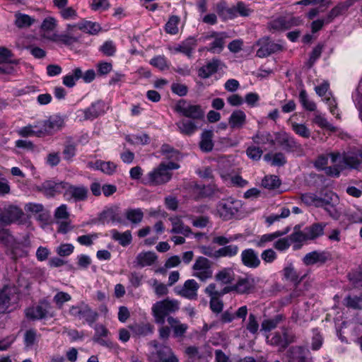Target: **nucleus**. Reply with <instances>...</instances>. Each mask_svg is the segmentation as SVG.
Listing matches in <instances>:
<instances>
[{
  "label": "nucleus",
  "instance_id": "51",
  "mask_svg": "<svg viewBox=\"0 0 362 362\" xmlns=\"http://www.w3.org/2000/svg\"><path fill=\"white\" fill-rule=\"evenodd\" d=\"M220 176L224 181L230 180L231 182L237 186L243 187L246 185L247 182L243 180L240 176H232L229 173H225L223 170L219 172Z\"/></svg>",
  "mask_w": 362,
  "mask_h": 362
},
{
  "label": "nucleus",
  "instance_id": "49",
  "mask_svg": "<svg viewBox=\"0 0 362 362\" xmlns=\"http://www.w3.org/2000/svg\"><path fill=\"white\" fill-rule=\"evenodd\" d=\"M313 122L315 123L318 127L329 130L332 132H336L337 127L330 124L325 117L321 115L316 114L313 119Z\"/></svg>",
  "mask_w": 362,
  "mask_h": 362
},
{
  "label": "nucleus",
  "instance_id": "54",
  "mask_svg": "<svg viewBox=\"0 0 362 362\" xmlns=\"http://www.w3.org/2000/svg\"><path fill=\"white\" fill-rule=\"evenodd\" d=\"M287 232H288V230H285L283 233H280L278 231V232H275V233H270V234L263 235L261 236L259 240H257L255 241V245L260 247H264L266 243L271 242L274 239H275L284 234H286Z\"/></svg>",
  "mask_w": 362,
  "mask_h": 362
},
{
  "label": "nucleus",
  "instance_id": "2",
  "mask_svg": "<svg viewBox=\"0 0 362 362\" xmlns=\"http://www.w3.org/2000/svg\"><path fill=\"white\" fill-rule=\"evenodd\" d=\"M323 234V228H309V231L303 233L296 231L289 238H284L275 243V248L278 250H285L290 246L291 243H301L307 240H313Z\"/></svg>",
  "mask_w": 362,
  "mask_h": 362
},
{
  "label": "nucleus",
  "instance_id": "55",
  "mask_svg": "<svg viewBox=\"0 0 362 362\" xmlns=\"http://www.w3.org/2000/svg\"><path fill=\"white\" fill-rule=\"evenodd\" d=\"M97 168L100 169L104 173L112 175L116 170L117 165L112 162L97 161Z\"/></svg>",
  "mask_w": 362,
  "mask_h": 362
},
{
  "label": "nucleus",
  "instance_id": "52",
  "mask_svg": "<svg viewBox=\"0 0 362 362\" xmlns=\"http://www.w3.org/2000/svg\"><path fill=\"white\" fill-rule=\"evenodd\" d=\"M180 18L177 16H172L170 17L168 21L166 23L165 30L167 33L170 35H175L178 33V23Z\"/></svg>",
  "mask_w": 362,
  "mask_h": 362
},
{
  "label": "nucleus",
  "instance_id": "30",
  "mask_svg": "<svg viewBox=\"0 0 362 362\" xmlns=\"http://www.w3.org/2000/svg\"><path fill=\"white\" fill-rule=\"evenodd\" d=\"M221 65V62L219 59H213L199 69V76L203 78H207L216 73Z\"/></svg>",
  "mask_w": 362,
  "mask_h": 362
},
{
  "label": "nucleus",
  "instance_id": "28",
  "mask_svg": "<svg viewBox=\"0 0 362 362\" xmlns=\"http://www.w3.org/2000/svg\"><path fill=\"white\" fill-rule=\"evenodd\" d=\"M76 28L74 24H68L66 27V33L61 34L58 36V41L62 42L65 45H71L78 42L80 36L74 34Z\"/></svg>",
  "mask_w": 362,
  "mask_h": 362
},
{
  "label": "nucleus",
  "instance_id": "36",
  "mask_svg": "<svg viewBox=\"0 0 362 362\" xmlns=\"http://www.w3.org/2000/svg\"><path fill=\"white\" fill-rule=\"evenodd\" d=\"M214 279L221 284H231L235 280V274L232 269L224 268L216 274Z\"/></svg>",
  "mask_w": 362,
  "mask_h": 362
},
{
  "label": "nucleus",
  "instance_id": "57",
  "mask_svg": "<svg viewBox=\"0 0 362 362\" xmlns=\"http://www.w3.org/2000/svg\"><path fill=\"white\" fill-rule=\"evenodd\" d=\"M344 305L353 309H361L362 299L356 296H349L344 298Z\"/></svg>",
  "mask_w": 362,
  "mask_h": 362
},
{
  "label": "nucleus",
  "instance_id": "32",
  "mask_svg": "<svg viewBox=\"0 0 362 362\" xmlns=\"http://www.w3.org/2000/svg\"><path fill=\"white\" fill-rule=\"evenodd\" d=\"M76 144L71 137H67L64 144L62 155L64 159L67 162L73 160L76 154Z\"/></svg>",
  "mask_w": 362,
  "mask_h": 362
},
{
  "label": "nucleus",
  "instance_id": "63",
  "mask_svg": "<svg viewBox=\"0 0 362 362\" xmlns=\"http://www.w3.org/2000/svg\"><path fill=\"white\" fill-rule=\"evenodd\" d=\"M99 49L105 55L111 57L113 56L116 52V46L112 41L108 40L105 42Z\"/></svg>",
  "mask_w": 362,
  "mask_h": 362
},
{
  "label": "nucleus",
  "instance_id": "34",
  "mask_svg": "<svg viewBox=\"0 0 362 362\" xmlns=\"http://www.w3.org/2000/svg\"><path fill=\"white\" fill-rule=\"evenodd\" d=\"M214 132L212 130H204L201 135L199 147L204 152H210L214 148Z\"/></svg>",
  "mask_w": 362,
  "mask_h": 362
},
{
  "label": "nucleus",
  "instance_id": "1",
  "mask_svg": "<svg viewBox=\"0 0 362 362\" xmlns=\"http://www.w3.org/2000/svg\"><path fill=\"white\" fill-rule=\"evenodd\" d=\"M180 309V303L175 299L168 298L157 301L152 305L151 312L156 324L163 325L165 318L170 317L171 313H175Z\"/></svg>",
  "mask_w": 362,
  "mask_h": 362
},
{
  "label": "nucleus",
  "instance_id": "42",
  "mask_svg": "<svg viewBox=\"0 0 362 362\" xmlns=\"http://www.w3.org/2000/svg\"><path fill=\"white\" fill-rule=\"evenodd\" d=\"M98 314L93 310L87 304L83 303V308L79 319H84L87 323L92 325L98 319Z\"/></svg>",
  "mask_w": 362,
  "mask_h": 362
},
{
  "label": "nucleus",
  "instance_id": "11",
  "mask_svg": "<svg viewBox=\"0 0 362 362\" xmlns=\"http://www.w3.org/2000/svg\"><path fill=\"white\" fill-rule=\"evenodd\" d=\"M257 45L259 46V48L257 49L256 55L259 58L267 57L272 54L281 50L282 49L281 45L270 40L268 37L259 39L257 42Z\"/></svg>",
  "mask_w": 362,
  "mask_h": 362
},
{
  "label": "nucleus",
  "instance_id": "31",
  "mask_svg": "<svg viewBox=\"0 0 362 362\" xmlns=\"http://www.w3.org/2000/svg\"><path fill=\"white\" fill-rule=\"evenodd\" d=\"M156 356L159 362H178V358L168 346H161L156 351Z\"/></svg>",
  "mask_w": 362,
  "mask_h": 362
},
{
  "label": "nucleus",
  "instance_id": "14",
  "mask_svg": "<svg viewBox=\"0 0 362 362\" xmlns=\"http://www.w3.org/2000/svg\"><path fill=\"white\" fill-rule=\"evenodd\" d=\"M24 215L23 211L15 206H11L0 213V225L16 223Z\"/></svg>",
  "mask_w": 362,
  "mask_h": 362
},
{
  "label": "nucleus",
  "instance_id": "47",
  "mask_svg": "<svg viewBox=\"0 0 362 362\" xmlns=\"http://www.w3.org/2000/svg\"><path fill=\"white\" fill-rule=\"evenodd\" d=\"M282 320L283 316L281 315H277L272 319L264 320L261 325L262 329L265 332H269L275 329Z\"/></svg>",
  "mask_w": 362,
  "mask_h": 362
},
{
  "label": "nucleus",
  "instance_id": "40",
  "mask_svg": "<svg viewBox=\"0 0 362 362\" xmlns=\"http://www.w3.org/2000/svg\"><path fill=\"white\" fill-rule=\"evenodd\" d=\"M129 328L132 331L133 334L136 336H147L152 334L154 331L153 325L150 323L146 324H135L129 326Z\"/></svg>",
  "mask_w": 362,
  "mask_h": 362
},
{
  "label": "nucleus",
  "instance_id": "33",
  "mask_svg": "<svg viewBox=\"0 0 362 362\" xmlns=\"http://www.w3.org/2000/svg\"><path fill=\"white\" fill-rule=\"evenodd\" d=\"M216 11L218 16L224 20L233 19L235 18V9L233 6L228 7L225 1H221L216 5Z\"/></svg>",
  "mask_w": 362,
  "mask_h": 362
},
{
  "label": "nucleus",
  "instance_id": "20",
  "mask_svg": "<svg viewBox=\"0 0 362 362\" xmlns=\"http://www.w3.org/2000/svg\"><path fill=\"white\" fill-rule=\"evenodd\" d=\"M176 126L180 133L185 136H192L200 128L198 121L192 119H182Z\"/></svg>",
  "mask_w": 362,
  "mask_h": 362
},
{
  "label": "nucleus",
  "instance_id": "64",
  "mask_svg": "<svg viewBox=\"0 0 362 362\" xmlns=\"http://www.w3.org/2000/svg\"><path fill=\"white\" fill-rule=\"evenodd\" d=\"M247 329L253 334H255L258 332L259 323L257 320L256 316L250 313L248 317V322L246 325Z\"/></svg>",
  "mask_w": 362,
  "mask_h": 362
},
{
  "label": "nucleus",
  "instance_id": "15",
  "mask_svg": "<svg viewBox=\"0 0 362 362\" xmlns=\"http://www.w3.org/2000/svg\"><path fill=\"white\" fill-rule=\"evenodd\" d=\"M199 285L194 279L187 280L182 287H176L175 292L187 299L196 300Z\"/></svg>",
  "mask_w": 362,
  "mask_h": 362
},
{
  "label": "nucleus",
  "instance_id": "21",
  "mask_svg": "<svg viewBox=\"0 0 362 362\" xmlns=\"http://www.w3.org/2000/svg\"><path fill=\"white\" fill-rule=\"evenodd\" d=\"M331 259V255L326 251H313L308 253L303 258V262L306 265H312L316 263L324 264Z\"/></svg>",
  "mask_w": 362,
  "mask_h": 362
},
{
  "label": "nucleus",
  "instance_id": "53",
  "mask_svg": "<svg viewBox=\"0 0 362 362\" xmlns=\"http://www.w3.org/2000/svg\"><path fill=\"white\" fill-rule=\"evenodd\" d=\"M235 9V18L239 15L242 17L249 16L253 11L243 1H238L236 5L233 6Z\"/></svg>",
  "mask_w": 362,
  "mask_h": 362
},
{
  "label": "nucleus",
  "instance_id": "12",
  "mask_svg": "<svg viewBox=\"0 0 362 362\" xmlns=\"http://www.w3.org/2000/svg\"><path fill=\"white\" fill-rule=\"evenodd\" d=\"M0 241L11 248H17L18 245L28 246L30 245L29 235H25L22 239L16 238L9 233L8 230L0 228Z\"/></svg>",
  "mask_w": 362,
  "mask_h": 362
},
{
  "label": "nucleus",
  "instance_id": "8",
  "mask_svg": "<svg viewBox=\"0 0 362 362\" xmlns=\"http://www.w3.org/2000/svg\"><path fill=\"white\" fill-rule=\"evenodd\" d=\"M172 178V173L167 172L165 167V163H161L159 165L149 172L147 175L148 183L150 185H161L168 182Z\"/></svg>",
  "mask_w": 362,
  "mask_h": 362
},
{
  "label": "nucleus",
  "instance_id": "61",
  "mask_svg": "<svg viewBox=\"0 0 362 362\" xmlns=\"http://www.w3.org/2000/svg\"><path fill=\"white\" fill-rule=\"evenodd\" d=\"M71 299V296L65 292H58L53 298L54 302L56 303L58 308H62L64 303L69 301Z\"/></svg>",
  "mask_w": 362,
  "mask_h": 362
},
{
  "label": "nucleus",
  "instance_id": "3",
  "mask_svg": "<svg viewBox=\"0 0 362 362\" xmlns=\"http://www.w3.org/2000/svg\"><path fill=\"white\" fill-rule=\"evenodd\" d=\"M242 207L241 201L228 197L221 199L216 206L217 214L223 220L235 218Z\"/></svg>",
  "mask_w": 362,
  "mask_h": 362
},
{
  "label": "nucleus",
  "instance_id": "48",
  "mask_svg": "<svg viewBox=\"0 0 362 362\" xmlns=\"http://www.w3.org/2000/svg\"><path fill=\"white\" fill-rule=\"evenodd\" d=\"M281 185V181L276 175H267L262 181V185L269 189L278 188Z\"/></svg>",
  "mask_w": 362,
  "mask_h": 362
},
{
  "label": "nucleus",
  "instance_id": "5",
  "mask_svg": "<svg viewBox=\"0 0 362 362\" xmlns=\"http://www.w3.org/2000/svg\"><path fill=\"white\" fill-rule=\"evenodd\" d=\"M122 223L119 207L112 206L98 214L97 218H93L88 224L107 225L110 223Z\"/></svg>",
  "mask_w": 362,
  "mask_h": 362
},
{
  "label": "nucleus",
  "instance_id": "25",
  "mask_svg": "<svg viewBox=\"0 0 362 362\" xmlns=\"http://www.w3.org/2000/svg\"><path fill=\"white\" fill-rule=\"evenodd\" d=\"M356 0H346L338 4L328 13L327 16V23H330L333 19L339 15L344 13L351 6L354 5Z\"/></svg>",
  "mask_w": 362,
  "mask_h": 362
},
{
  "label": "nucleus",
  "instance_id": "45",
  "mask_svg": "<svg viewBox=\"0 0 362 362\" xmlns=\"http://www.w3.org/2000/svg\"><path fill=\"white\" fill-rule=\"evenodd\" d=\"M82 77V70L80 68H76L70 73L63 78V83L69 88H72L76 84V81Z\"/></svg>",
  "mask_w": 362,
  "mask_h": 362
},
{
  "label": "nucleus",
  "instance_id": "26",
  "mask_svg": "<svg viewBox=\"0 0 362 362\" xmlns=\"http://www.w3.org/2000/svg\"><path fill=\"white\" fill-rule=\"evenodd\" d=\"M245 123L246 115L241 110L233 111L228 119V124L231 129H240Z\"/></svg>",
  "mask_w": 362,
  "mask_h": 362
},
{
  "label": "nucleus",
  "instance_id": "23",
  "mask_svg": "<svg viewBox=\"0 0 362 362\" xmlns=\"http://www.w3.org/2000/svg\"><path fill=\"white\" fill-rule=\"evenodd\" d=\"M197 45V39L194 37H189L177 47H175L174 49L176 52L182 53L188 57H191Z\"/></svg>",
  "mask_w": 362,
  "mask_h": 362
},
{
  "label": "nucleus",
  "instance_id": "50",
  "mask_svg": "<svg viewBox=\"0 0 362 362\" xmlns=\"http://www.w3.org/2000/svg\"><path fill=\"white\" fill-rule=\"evenodd\" d=\"M299 100L305 110L309 111L315 110L316 105L313 101L309 100L305 90L303 89L300 90L299 94Z\"/></svg>",
  "mask_w": 362,
  "mask_h": 362
},
{
  "label": "nucleus",
  "instance_id": "6",
  "mask_svg": "<svg viewBox=\"0 0 362 362\" xmlns=\"http://www.w3.org/2000/svg\"><path fill=\"white\" fill-rule=\"evenodd\" d=\"M230 292H235L240 295H248L254 292L255 289V279L250 275L239 277L233 284L228 286Z\"/></svg>",
  "mask_w": 362,
  "mask_h": 362
},
{
  "label": "nucleus",
  "instance_id": "38",
  "mask_svg": "<svg viewBox=\"0 0 362 362\" xmlns=\"http://www.w3.org/2000/svg\"><path fill=\"white\" fill-rule=\"evenodd\" d=\"M204 292L210 298H221L224 295L230 293L228 286L222 288H218L217 284L215 283L209 284L205 288Z\"/></svg>",
  "mask_w": 362,
  "mask_h": 362
},
{
  "label": "nucleus",
  "instance_id": "46",
  "mask_svg": "<svg viewBox=\"0 0 362 362\" xmlns=\"http://www.w3.org/2000/svg\"><path fill=\"white\" fill-rule=\"evenodd\" d=\"M112 236L114 240L118 241L119 243L124 247L130 244L132 241V234L129 230L119 233L116 230H112Z\"/></svg>",
  "mask_w": 362,
  "mask_h": 362
},
{
  "label": "nucleus",
  "instance_id": "7",
  "mask_svg": "<svg viewBox=\"0 0 362 362\" xmlns=\"http://www.w3.org/2000/svg\"><path fill=\"white\" fill-rule=\"evenodd\" d=\"M276 139L286 151L296 152L299 156L305 155L302 146L293 136H291L286 132L276 134Z\"/></svg>",
  "mask_w": 362,
  "mask_h": 362
},
{
  "label": "nucleus",
  "instance_id": "60",
  "mask_svg": "<svg viewBox=\"0 0 362 362\" xmlns=\"http://www.w3.org/2000/svg\"><path fill=\"white\" fill-rule=\"evenodd\" d=\"M301 200L307 205L319 207V197L313 193H305L301 195Z\"/></svg>",
  "mask_w": 362,
  "mask_h": 362
},
{
  "label": "nucleus",
  "instance_id": "24",
  "mask_svg": "<svg viewBox=\"0 0 362 362\" xmlns=\"http://www.w3.org/2000/svg\"><path fill=\"white\" fill-rule=\"evenodd\" d=\"M14 297V292L11 288L4 287L0 291V314L8 311Z\"/></svg>",
  "mask_w": 362,
  "mask_h": 362
},
{
  "label": "nucleus",
  "instance_id": "41",
  "mask_svg": "<svg viewBox=\"0 0 362 362\" xmlns=\"http://www.w3.org/2000/svg\"><path fill=\"white\" fill-rule=\"evenodd\" d=\"M253 142L256 144H269L274 146L275 141L272 135L268 132H257L252 138Z\"/></svg>",
  "mask_w": 362,
  "mask_h": 362
},
{
  "label": "nucleus",
  "instance_id": "59",
  "mask_svg": "<svg viewBox=\"0 0 362 362\" xmlns=\"http://www.w3.org/2000/svg\"><path fill=\"white\" fill-rule=\"evenodd\" d=\"M238 247L237 245H230L220 248L216 251L218 256L221 257H232L238 253Z\"/></svg>",
  "mask_w": 362,
  "mask_h": 362
},
{
  "label": "nucleus",
  "instance_id": "16",
  "mask_svg": "<svg viewBox=\"0 0 362 362\" xmlns=\"http://www.w3.org/2000/svg\"><path fill=\"white\" fill-rule=\"evenodd\" d=\"M342 167L358 170L362 167V150L344 151Z\"/></svg>",
  "mask_w": 362,
  "mask_h": 362
},
{
  "label": "nucleus",
  "instance_id": "44",
  "mask_svg": "<svg viewBox=\"0 0 362 362\" xmlns=\"http://www.w3.org/2000/svg\"><path fill=\"white\" fill-rule=\"evenodd\" d=\"M126 218L132 224L139 223L144 217V213L139 208L137 209H127L124 214Z\"/></svg>",
  "mask_w": 362,
  "mask_h": 362
},
{
  "label": "nucleus",
  "instance_id": "19",
  "mask_svg": "<svg viewBox=\"0 0 362 362\" xmlns=\"http://www.w3.org/2000/svg\"><path fill=\"white\" fill-rule=\"evenodd\" d=\"M51 306L47 302H42L40 305L26 310L25 314L28 318L31 320H40L49 315Z\"/></svg>",
  "mask_w": 362,
  "mask_h": 362
},
{
  "label": "nucleus",
  "instance_id": "39",
  "mask_svg": "<svg viewBox=\"0 0 362 362\" xmlns=\"http://www.w3.org/2000/svg\"><path fill=\"white\" fill-rule=\"evenodd\" d=\"M35 21V20L33 18L27 14L20 12H16L15 13L14 24L20 29L29 28L34 23Z\"/></svg>",
  "mask_w": 362,
  "mask_h": 362
},
{
  "label": "nucleus",
  "instance_id": "62",
  "mask_svg": "<svg viewBox=\"0 0 362 362\" xmlns=\"http://www.w3.org/2000/svg\"><path fill=\"white\" fill-rule=\"evenodd\" d=\"M298 356L295 357L296 362H313V358L309 356V351L302 347L297 348Z\"/></svg>",
  "mask_w": 362,
  "mask_h": 362
},
{
  "label": "nucleus",
  "instance_id": "13",
  "mask_svg": "<svg viewBox=\"0 0 362 362\" xmlns=\"http://www.w3.org/2000/svg\"><path fill=\"white\" fill-rule=\"evenodd\" d=\"M67 187V183L64 182H56L53 180H47L37 186V190L46 196L54 197L64 192Z\"/></svg>",
  "mask_w": 362,
  "mask_h": 362
},
{
  "label": "nucleus",
  "instance_id": "22",
  "mask_svg": "<svg viewBox=\"0 0 362 362\" xmlns=\"http://www.w3.org/2000/svg\"><path fill=\"white\" fill-rule=\"evenodd\" d=\"M241 259L243 264L250 268H257L260 264L257 253L252 249H247L242 252Z\"/></svg>",
  "mask_w": 362,
  "mask_h": 362
},
{
  "label": "nucleus",
  "instance_id": "37",
  "mask_svg": "<svg viewBox=\"0 0 362 362\" xmlns=\"http://www.w3.org/2000/svg\"><path fill=\"white\" fill-rule=\"evenodd\" d=\"M64 191L69 192L75 201H83L87 198L88 189L83 186L76 187L67 183Z\"/></svg>",
  "mask_w": 362,
  "mask_h": 362
},
{
  "label": "nucleus",
  "instance_id": "58",
  "mask_svg": "<svg viewBox=\"0 0 362 362\" xmlns=\"http://www.w3.org/2000/svg\"><path fill=\"white\" fill-rule=\"evenodd\" d=\"M323 343V337L317 329H313L311 349L314 351L319 350Z\"/></svg>",
  "mask_w": 362,
  "mask_h": 362
},
{
  "label": "nucleus",
  "instance_id": "43",
  "mask_svg": "<svg viewBox=\"0 0 362 362\" xmlns=\"http://www.w3.org/2000/svg\"><path fill=\"white\" fill-rule=\"evenodd\" d=\"M69 216L66 204H62L56 209L54 212V217L58 222L62 223L61 226H67L70 223Z\"/></svg>",
  "mask_w": 362,
  "mask_h": 362
},
{
  "label": "nucleus",
  "instance_id": "9",
  "mask_svg": "<svg viewBox=\"0 0 362 362\" xmlns=\"http://www.w3.org/2000/svg\"><path fill=\"white\" fill-rule=\"evenodd\" d=\"M319 207H325L330 216L337 218L338 213L335 206L339 204V199L336 193L332 191L326 192L322 197H319Z\"/></svg>",
  "mask_w": 362,
  "mask_h": 362
},
{
  "label": "nucleus",
  "instance_id": "35",
  "mask_svg": "<svg viewBox=\"0 0 362 362\" xmlns=\"http://www.w3.org/2000/svg\"><path fill=\"white\" fill-rule=\"evenodd\" d=\"M157 259L156 255L153 252L139 253L136 257V266L144 267L153 264Z\"/></svg>",
  "mask_w": 362,
  "mask_h": 362
},
{
  "label": "nucleus",
  "instance_id": "10",
  "mask_svg": "<svg viewBox=\"0 0 362 362\" xmlns=\"http://www.w3.org/2000/svg\"><path fill=\"white\" fill-rule=\"evenodd\" d=\"M192 268L194 270L193 276L202 281H204L206 279L211 278L212 276L211 263L210 261L206 257H198L196 259Z\"/></svg>",
  "mask_w": 362,
  "mask_h": 362
},
{
  "label": "nucleus",
  "instance_id": "29",
  "mask_svg": "<svg viewBox=\"0 0 362 362\" xmlns=\"http://www.w3.org/2000/svg\"><path fill=\"white\" fill-rule=\"evenodd\" d=\"M167 322L173 331V337L175 338L182 337L186 333L188 325L181 323L180 321L175 317H168Z\"/></svg>",
  "mask_w": 362,
  "mask_h": 362
},
{
  "label": "nucleus",
  "instance_id": "18",
  "mask_svg": "<svg viewBox=\"0 0 362 362\" xmlns=\"http://www.w3.org/2000/svg\"><path fill=\"white\" fill-rule=\"evenodd\" d=\"M105 103L101 100L93 103L90 107L79 112H81V118L83 120H93L100 115L103 114L105 110Z\"/></svg>",
  "mask_w": 362,
  "mask_h": 362
},
{
  "label": "nucleus",
  "instance_id": "27",
  "mask_svg": "<svg viewBox=\"0 0 362 362\" xmlns=\"http://www.w3.org/2000/svg\"><path fill=\"white\" fill-rule=\"evenodd\" d=\"M74 25L76 29L80 30L90 35H96L101 30V27L99 23L84 19L76 24H74Z\"/></svg>",
  "mask_w": 362,
  "mask_h": 362
},
{
  "label": "nucleus",
  "instance_id": "4",
  "mask_svg": "<svg viewBox=\"0 0 362 362\" xmlns=\"http://www.w3.org/2000/svg\"><path fill=\"white\" fill-rule=\"evenodd\" d=\"M175 111L180 115L196 121L203 120L204 111L199 105H194L185 100H180L175 106Z\"/></svg>",
  "mask_w": 362,
  "mask_h": 362
},
{
  "label": "nucleus",
  "instance_id": "56",
  "mask_svg": "<svg viewBox=\"0 0 362 362\" xmlns=\"http://www.w3.org/2000/svg\"><path fill=\"white\" fill-rule=\"evenodd\" d=\"M292 129L296 134L303 138L307 139L310 136V129L303 124L293 122L292 123Z\"/></svg>",
  "mask_w": 362,
  "mask_h": 362
},
{
  "label": "nucleus",
  "instance_id": "17",
  "mask_svg": "<svg viewBox=\"0 0 362 362\" xmlns=\"http://www.w3.org/2000/svg\"><path fill=\"white\" fill-rule=\"evenodd\" d=\"M64 125V120L59 116L50 117L48 119L43 121L40 129V134H51L59 131Z\"/></svg>",
  "mask_w": 362,
  "mask_h": 362
}]
</instances>
